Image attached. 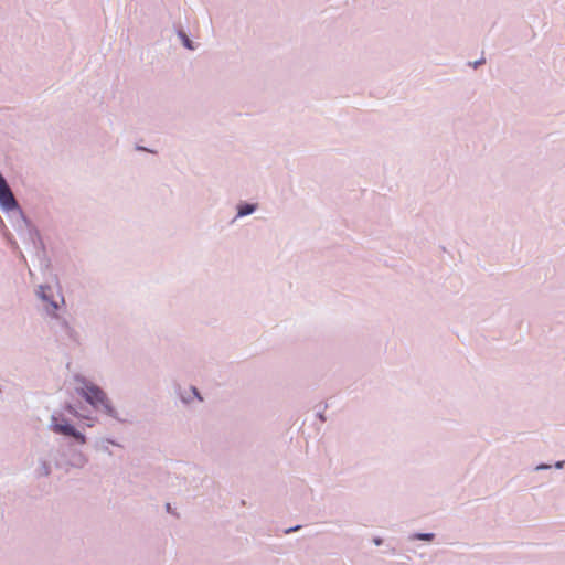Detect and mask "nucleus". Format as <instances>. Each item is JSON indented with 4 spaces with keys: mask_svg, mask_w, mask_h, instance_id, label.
<instances>
[{
    "mask_svg": "<svg viewBox=\"0 0 565 565\" xmlns=\"http://www.w3.org/2000/svg\"><path fill=\"white\" fill-rule=\"evenodd\" d=\"M178 35L181 39L184 47L192 50V51L195 50L193 42L189 39V36L185 34V32L179 31Z\"/></svg>",
    "mask_w": 565,
    "mask_h": 565,
    "instance_id": "nucleus-11",
    "label": "nucleus"
},
{
    "mask_svg": "<svg viewBox=\"0 0 565 565\" xmlns=\"http://www.w3.org/2000/svg\"><path fill=\"white\" fill-rule=\"evenodd\" d=\"M480 64H481V61H477V62L475 63V67H477V66H478V65H480Z\"/></svg>",
    "mask_w": 565,
    "mask_h": 565,
    "instance_id": "nucleus-18",
    "label": "nucleus"
},
{
    "mask_svg": "<svg viewBox=\"0 0 565 565\" xmlns=\"http://www.w3.org/2000/svg\"><path fill=\"white\" fill-rule=\"evenodd\" d=\"M435 539V533L428 532V533H413L408 536L409 541L420 540V541H427L430 542Z\"/></svg>",
    "mask_w": 565,
    "mask_h": 565,
    "instance_id": "nucleus-9",
    "label": "nucleus"
},
{
    "mask_svg": "<svg viewBox=\"0 0 565 565\" xmlns=\"http://www.w3.org/2000/svg\"><path fill=\"white\" fill-rule=\"evenodd\" d=\"M191 392H192V394H193L195 397H198L200 401H202V397H201V395H200V393H199V391H198V388H196V387L191 386Z\"/></svg>",
    "mask_w": 565,
    "mask_h": 565,
    "instance_id": "nucleus-13",
    "label": "nucleus"
},
{
    "mask_svg": "<svg viewBox=\"0 0 565 565\" xmlns=\"http://www.w3.org/2000/svg\"><path fill=\"white\" fill-rule=\"evenodd\" d=\"M299 529H300V525H296L294 527L286 530V533L295 532V531H298Z\"/></svg>",
    "mask_w": 565,
    "mask_h": 565,
    "instance_id": "nucleus-16",
    "label": "nucleus"
},
{
    "mask_svg": "<svg viewBox=\"0 0 565 565\" xmlns=\"http://www.w3.org/2000/svg\"><path fill=\"white\" fill-rule=\"evenodd\" d=\"M0 207L3 211H18L22 213L18 201L15 200L12 190L10 189L6 178L0 172Z\"/></svg>",
    "mask_w": 565,
    "mask_h": 565,
    "instance_id": "nucleus-3",
    "label": "nucleus"
},
{
    "mask_svg": "<svg viewBox=\"0 0 565 565\" xmlns=\"http://www.w3.org/2000/svg\"><path fill=\"white\" fill-rule=\"evenodd\" d=\"M110 445L121 447V445L119 443H117L116 440H114L111 438H99V439L95 440L94 448L97 451H102V452H105V454L111 456L113 452L109 448Z\"/></svg>",
    "mask_w": 565,
    "mask_h": 565,
    "instance_id": "nucleus-6",
    "label": "nucleus"
},
{
    "mask_svg": "<svg viewBox=\"0 0 565 565\" xmlns=\"http://www.w3.org/2000/svg\"><path fill=\"white\" fill-rule=\"evenodd\" d=\"M373 543L376 545V546H380L383 544V539L381 537H374L373 539Z\"/></svg>",
    "mask_w": 565,
    "mask_h": 565,
    "instance_id": "nucleus-15",
    "label": "nucleus"
},
{
    "mask_svg": "<svg viewBox=\"0 0 565 565\" xmlns=\"http://www.w3.org/2000/svg\"><path fill=\"white\" fill-rule=\"evenodd\" d=\"M50 290H51L50 286H43V285H41V286L39 287V290L36 291V295H38V297H39L41 300H43V301L47 302V303H49V306L51 307V309H47V312H49L50 315H55L56 310L58 309V303H57V301H56V300H54V299H53V298L47 294V291H50Z\"/></svg>",
    "mask_w": 565,
    "mask_h": 565,
    "instance_id": "nucleus-5",
    "label": "nucleus"
},
{
    "mask_svg": "<svg viewBox=\"0 0 565 565\" xmlns=\"http://www.w3.org/2000/svg\"><path fill=\"white\" fill-rule=\"evenodd\" d=\"M390 553L395 555L396 554V550L394 547L390 548Z\"/></svg>",
    "mask_w": 565,
    "mask_h": 565,
    "instance_id": "nucleus-17",
    "label": "nucleus"
},
{
    "mask_svg": "<svg viewBox=\"0 0 565 565\" xmlns=\"http://www.w3.org/2000/svg\"><path fill=\"white\" fill-rule=\"evenodd\" d=\"M551 465H547V463H540L535 467V470L536 471H541V470H548L551 469Z\"/></svg>",
    "mask_w": 565,
    "mask_h": 565,
    "instance_id": "nucleus-12",
    "label": "nucleus"
},
{
    "mask_svg": "<svg viewBox=\"0 0 565 565\" xmlns=\"http://www.w3.org/2000/svg\"><path fill=\"white\" fill-rule=\"evenodd\" d=\"M49 427L55 434L73 438L76 444H86V436L77 430L63 415L53 414Z\"/></svg>",
    "mask_w": 565,
    "mask_h": 565,
    "instance_id": "nucleus-2",
    "label": "nucleus"
},
{
    "mask_svg": "<svg viewBox=\"0 0 565 565\" xmlns=\"http://www.w3.org/2000/svg\"><path fill=\"white\" fill-rule=\"evenodd\" d=\"M51 475V465L49 461L44 459L39 460V466L36 468V476L38 477H49Z\"/></svg>",
    "mask_w": 565,
    "mask_h": 565,
    "instance_id": "nucleus-8",
    "label": "nucleus"
},
{
    "mask_svg": "<svg viewBox=\"0 0 565 565\" xmlns=\"http://www.w3.org/2000/svg\"><path fill=\"white\" fill-rule=\"evenodd\" d=\"M77 383L76 392L96 412L115 419L118 423H127V418L115 407L107 393L84 376H75Z\"/></svg>",
    "mask_w": 565,
    "mask_h": 565,
    "instance_id": "nucleus-1",
    "label": "nucleus"
},
{
    "mask_svg": "<svg viewBox=\"0 0 565 565\" xmlns=\"http://www.w3.org/2000/svg\"><path fill=\"white\" fill-rule=\"evenodd\" d=\"M87 462H88V459L84 454L78 452V454L73 455V461H72L73 467L83 468Z\"/></svg>",
    "mask_w": 565,
    "mask_h": 565,
    "instance_id": "nucleus-10",
    "label": "nucleus"
},
{
    "mask_svg": "<svg viewBox=\"0 0 565 565\" xmlns=\"http://www.w3.org/2000/svg\"><path fill=\"white\" fill-rule=\"evenodd\" d=\"M258 205L256 203H248V202H242L237 205V214L236 217L233 220V222L236 218L245 217L250 214H253L257 210Z\"/></svg>",
    "mask_w": 565,
    "mask_h": 565,
    "instance_id": "nucleus-7",
    "label": "nucleus"
},
{
    "mask_svg": "<svg viewBox=\"0 0 565 565\" xmlns=\"http://www.w3.org/2000/svg\"><path fill=\"white\" fill-rule=\"evenodd\" d=\"M53 316L57 320L61 335L71 342L78 343L79 335L68 321L65 318L58 317L56 313Z\"/></svg>",
    "mask_w": 565,
    "mask_h": 565,
    "instance_id": "nucleus-4",
    "label": "nucleus"
},
{
    "mask_svg": "<svg viewBox=\"0 0 565 565\" xmlns=\"http://www.w3.org/2000/svg\"><path fill=\"white\" fill-rule=\"evenodd\" d=\"M564 465H565V461L564 460H559V461L555 462L554 467L556 469H562V468H564Z\"/></svg>",
    "mask_w": 565,
    "mask_h": 565,
    "instance_id": "nucleus-14",
    "label": "nucleus"
}]
</instances>
